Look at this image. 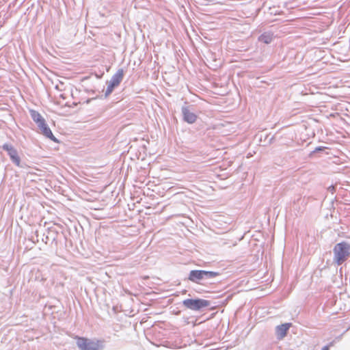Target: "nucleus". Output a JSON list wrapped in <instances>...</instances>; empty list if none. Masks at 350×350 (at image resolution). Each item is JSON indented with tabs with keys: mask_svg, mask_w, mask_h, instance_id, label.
I'll use <instances>...</instances> for the list:
<instances>
[{
	"mask_svg": "<svg viewBox=\"0 0 350 350\" xmlns=\"http://www.w3.org/2000/svg\"><path fill=\"white\" fill-rule=\"evenodd\" d=\"M333 261L337 265H341L350 257V243L342 241L336 244L333 248Z\"/></svg>",
	"mask_w": 350,
	"mask_h": 350,
	"instance_id": "obj_1",
	"label": "nucleus"
},
{
	"mask_svg": "<svg viewBox=\"0 0 350 350\" xmlns=\"http://www.w3.org/2000/svg\"><path fill=\"white\" fill-rule=\"evenodd\" d=\"M219 275V272L205 270H191L187 280L191 282L202 284V281L213 279Z\"/></svg>",
	"mask_w": 350,
	"mask_h": 350,
	"instance_id": "obj_2",
	"label": "nucleus"
},
{
	"mask_svg": "<svg viewBox=\"0 0 350 350\" xmlns=\"http://www.w3.org/2000/svg\"><path fill=\"white\" fill-rule=\"evenodd\" d=\"M103 340L77 337V345L80 350H103Z\"/></svg>",
	"mask_w": 350,
	"mask_h": 350,
	"instance_id": "obj_3",
	"label": "nucleus"
},
{
	"mask_svg": "<svg viewBox=\"0 0 350 350\" xmlns=\"http://www.w3.org/2000/svg\"><path fill=\"white\" fill-rule=\"evenodd\" d=\"M211 301L206 299L196 298L183 300V305L187 309L193 311H201L205 308L211 306Z\"/></svg>",
	"mask_w": 350,
	"mask_h": 350,
	"instance_id": "obj_4",
	"label": "nucleus"
},
{
	"mask_svg": "<svg viewBox=\"0 0 350 350\" xmlns=\"http://www.w3.org/2000/svg\"><path fill=\"white\" fill-rule=\"evenodd\" d=\"M2 148L7 152L11 161L15 165L21 168H25L27 166L25 162L21 161L18 150L12 144L5 143L2 146Z\"/></svg>",
	"mask_w": 350,
	"mask_h": 350,
	"instance_id": "obj_5",
	"label": "nucleus"
},
{
	"mask_svg": "<svg viewBox=\"0 0 350 350\" xmlns=\"http://www.w3.org/2000/svg\"><path fill=\"white\" fill-rule=\"evenodd\" d=\"M191 106H183L181 108V113L183 116V120L184 122L188 124H193L196 122L198 116L191 110Z\"/></svg>",
	"mask_w": 350,
	"mask_h": 350,
	"instance_id": "obj_6",
	"label": "nucleus"
},
{
	"mask_svg": "<svg viewBox=\"0 0 350 350\" xmlns=\"http://www.w3.org/2000/svg\"><path fill=\"white\" fill-rule=\"evenodd\" d=\"M39 128L40 133L44 135L46 137L50 139L53 142H57V139L56 137L53 135L51 129L48 126V124L46 123V121L41 122L38 125H37Z\"/></svg>",
	"mask_w": 350,
	"mask_h": 350,
	"instance_id": "obj_7",
	"label": "nucleus"
},
{
	"mask_svg": "<svg viewBox=\"0 0 350 350\" xmlns=\"http://www.w3.org/2000/svg\"><path fill=\"white\" fill-rule=\"evenodd\" d=\"M292 326L291 323H285L275 327V334L279 340L283 339L287 334L289 328Z\"/></svg>",
	"mask_w": 350,
	"mask_h": 350,
	"instance_id": "obj_8",
	"label": "nucleus"
},
{
	"mask_svg": "<svg viewBox=\"0 0 350 350\" xmlns=\"http://www.w3.org/2000/svg\"><path fill=\"white\" fill-rule=\"evenodd\" d=\"M124 77V70L120 68L117 70V72L111 77L110 81L119 85L121 81L123 79Z\"/></svg>",
	"mask_w": 350,
	"mask_h": 350,
	"instance_id": "obj_9",
	"label": "nucleus"
},
{
	"mask_svg": "<svg viewBox=\"0 0 350 350\" xmlns=\"http://www.w3.org/2000/svg\"><path fill=\"white\" fill-rule=\"evenodd\" d=\"M29 113L31 118L36 123L37 125L45 120L44 118L40 115V113L36 110L30 109Z\"/></svg>",
	"mask_w": 350,
	"mask_h": 350,
	"instance_id": "obj_10",
	"label": "nucleus"
},
{
	"mask_svg": "<svg viewBox=\"0 0 350 350\" xmlns=\"http://www.w3.org/2000/svg\"><path fill=\"white\" fill-rule=\"evenodd\" d=\"M258 40L265 44H270L273 40V34L265 32L259 36Z\"/></svg>",
	"mask_w": 350,
	"mask_h": 350,
	"instance_id": "obj_11",
	"label": "nucleus"
},
{
	"mask_svg": "<svg viewBox=\"0 0 350 350\" xmlns=\"http://www.w3.org/2000/svg\"><path fill=\"white\" fill-rule=\"evenodd\" d=\"M107 87L106 89V91L105 92V96L107 97L109 95H110L112 92L113 91L114 88L118 87L116 84L111 82L110 81H107Z\"/></svg>",
	"mask_w": 350,
	"mask_h": 350,
	"instance_id": "obj_12",
	"label": "nucleus"
},
{
	"mask_svg": "<svg viewBox=\"0 0 350 350\" xmlns=\"http://www.w3.org/2000/svg\"><path fill=\"white\" fill-rule=\"evenodd\" d=\"M334 344H335V340H332L328 345L323 347L321 350H329L331 347L334 345Z\"/></svg>",
	"mask_w": 350,
	"mask_h": 350,
	"instance_id": "obj_13",
	"label": "nucleus"
},
{
	"mask_svg": "<svg viewBox=\"0 0 350 350\" xmlns=\"http://www.w3.org/2000/svg\"><path fill=\"white\" fill-rule=\"evenodd\" d=\"M325 149V147H323V146H318L313 151V152H320V151H323Z\"/></svg>",
	"mask_w": 350,
	"mask_h": 350,
	"instance_id": "obj_14",
	"label": "nucleus"
},
{
	"mask_svg": "<svg viewBox=\"0 0 350 350\" xmlns=\"http://www.w3.org/2000/svg\"><path fill=\"white\" fill-rule=\"evenodd\" d=\"M342 334L336 337L335 339L334 340H335V343L338 341H340L342 339Z\"/></svg>",
	"mask_w": 350,
	"mask_h": 350,
	"instance_id": "obj_15",
	"label": "nucleus"
}]
</instances>
